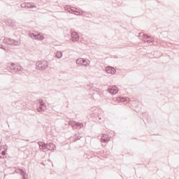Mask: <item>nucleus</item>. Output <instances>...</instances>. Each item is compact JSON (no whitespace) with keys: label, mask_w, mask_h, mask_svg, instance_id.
<instances>
[{"label":"nucleus","mask_w":179,"mask_h":179,"mask_svg":"<svg viewBox=\"0 0 179 179\" xmlns=\"http://www.w3.org/2000/svg\"><path fill=\"white\" fill-rule=\"evenodd\" d=\"M76 64L78 65V66H84L85 68L89 66L90 65V60L79 58L76 60Z\"/></svg>","instance_id":"f257e3e1"},{"label":"nucleus","mask_w":179,"mask_h":179,"mask_svg":"<svg viewBox=\"0 0 179 179\" xmlns=\"http://www.w3.org/2000/svg\"><path fill=\"white\" fill-rule=\"evenodd\" d=\"M36 66L38 71H44L48 68V63L45 61H38L36 62Z\"/></svg>","instance_id":"f03ea898"},{"label":"nucleus","mask_w":179,"mask_h":179,"mask_svg":"<svg viewBox=\"0 0 179 179\" xmlns=\"http://www.w3.org/2000/svg\"><path fill=\"white\" fill-rule=\"evenodd\" d=\"M139 37L140 38H142L143 41H145V43H148L150 45H152L154 40L153 38H150L148 35L141 32L139 34Z\"/></svg>","instance_id":"7ed1b4c3"},{"label":"nucleus","mask_w":179,"mask_h":179,"mask_svg":"<svg viewBox=\"0 0 179 179\" xmlns=\"http://www.w3.org/2000/svg\"><path fill=\"white\" fill-rule=\"evenodd\" d=\"M69 125H70V127H72L73 129H80L81 128H83V123L75 122L73 120L69 122Z\"/></svg>","instance_id":"20e7f679"},{"label":"nucleus","mask_w":179,"mask_h":179,"mask_svg":"<svg viewBox=\"0 0 179 179\" xmlns=\"http://www.w3.org/2000/svg\"><path fill=\"white\" fill-rule=\"evenodd\" d=\"M3 43H4L5 44H8L9 45H13L14 47L17 45H20V41H15L10 38L3 39Z\"/></svg>","instance_id":"39448f33"},{"label":"nucleus","mask_w":179,"mask_h":179,"mask_svg":"<svg viewBox=\"0 0 179 179\" xmlns=\"http://www.w3.org/2000/svg\"><path fill=\"white\" fill-rule=\"evenodd\" d=\"M113 101H117V103H124V101H129V98H124L122 96H119L113 99Z\"/></svg>","instance_id":"423d86ee"},{"label":"nucleus","mask_w":179,"mask_h":179,"mask_svg":"<svg viewBox=\"0 0 179 179\" xmlns=\"http://www.w3.org/2000/svg\"><path fill=\"white\" fill-rule=\"evenodd\" d=\"M108 92H109L110 94H117V93H118V87L115 85L110 86L108 87Z\"/></svg>","instance_id":"0eeeda50"},{"label":"nucleus","mask_w":179,"mask_h":179,"mask_svg":"<svg viewBox=\"0 0 179 179\" xmlns=\"http://www.w3.org/2000/svg\"><path fill=\"white\" fill-rule=\"evenodd\" d=\"M79 35L78 34V32L76 31H73L71 33V41L75 43L76 41H79Z\"/></svg>","instance_id":"6e6552de"},{"label":"nucleus","mask_w":179,"mask_h":179,"mask_svg":"<svg viewBox=\"0 0 179 179\" xmlns=\"http://www.w3.org/2000/svg\"><path fill=\"white\" fill-rule=\"evenodd\" d=\"M10 69H13L14 71H23V67L19 64H15L13 63H11V67Z\"/></svg>","instance_id":"1a4fd4ad"},{"label":"nucleus","mask_w":179,"mask_h":179,"mask_svg":"<svg viewBox=\"0 0 179 179\" xmlns=\"http://www.w3.org/2000/svg\"><path fill=\"white\" fill-rule=\"evenodd\" d=\"M105 71L107 73H110V75H115V72H117L115 69H114V67L112 66L106 67Z\"/></svg>","instance_id":"9d476101"},{"label":"nucleus","mask_w":179,"mask_h":179,"mask_svg":"<svg viewBox=\"0 0 179 179\" xmlns=\"http://www.w3.org/2000/svg\"><path fill=\"white\" fill-rule=\"evenodd\" d=\"M101 142H104V143H106V142H108L110 141V136L108 134H103L101 137Z\"/></svg>","instance_id":"9b49d317"},{"label":"nucleus","mask_w":179,"mask_h":179,"mask_svg":"<svg viewBox=\"0 0 179 179\" xmlns=\"http://www.w3.org/2000/svg\"><path fill=\"white\" fill-rule=\"evenodd\" d=\"M20 174L22 176L23 179H27V173H26V171L19 169Z\"/></svg>","instance_id":"f8f14e48"},{"label":"nucleus","mask_w":179,"mask_h":179,"mask_svg":"<svg viewBox=\"0 0 179 179\" xmlns=\"http://www.w3.org/2000/svg\"><path fill=\"white\" fill-rule=\"evenodd\" d=\"M46 149H48V150H55V145H54V143H47Z\"/></svg>","instance_id":"ddd939ff"},{"label":"nucleus","mask_w":179,"mask_h":179,"mask_svg":"<svg viewBox=\"0 0 179 179\" xmlns=\"http://www.w3.org/2000/svg\"><path fill=\"white\" fill-rule=\"evenodd\" d=\"M38 145H39V149L41 150H44L45 149H47V144H45V143L44 142H39L38 143Z\"/></svg>","instance_id":"4468645a"},{"label":"nucleus","mask_w":179,"mask_h":179,"mask_svg":"<svg viewBox=\"0 0 179 179\" xmlns=\"http://www.w3.org/2000/svg\"><path fill=\"white\" fill-rule=\"evenodd\" d=\"M45 105H39V107L37 108V111L41 113V111H45Z\"/></svg>","instance_id":"2eb2a0df"},{"label":"nucleus","mask_w":179,"mask_h":179,"mask_svg":"<svg viewBox=\"0 0 179 179\" xmlns=\"http://www.w3.org/2000/svg\"><path fill=\"white\" fill-rule=\"evenodd\" d=\"M37 8L33 3H27V9H34Z\"/></svg>","instance_id":"dca6fc26"},{"label":"nucleus","mask_w":179,"mask_h":179,"mask_svg":"<svg viewBox=\"0 0 179 179\" xmlns=\"http://www.w3.org/2000/svg\"><path fill=\"white\" fill-rule=\"evenodd\" d=\"M6 148V145H4L3 146V150H0V159H3V157H5V151L6 150L7 148Z\"/></svg>","instance_id":"f3484780"},{"label":"nucleus","mask_w":179,"mask_h":179,"mask_svg":"<svg viewBox=\"0 0 179 179\" xmlns=\"http://www.w3.org/2000/svg\"><path fill=\"white\" fill-rule=\"evenodd\" d=\"M64 55V53H62V51H57L56 53H55V57L56 58H58L59 59L60 58H62V56Z\"/></svg>","instance_id":"a211bd4d"},{"label":"nucleus","mask_w":179,"mask_h":179,"mask_svg":"<svg viewBox=\"0 0 179 179\" xmlns=\"http://www.w3.org/2000/svg\"><path fill=\"white\" fill-rule=\"evenodd\" d=\"M36 40H38L39 41H42V40H44V36L37 34H36Z\"/></svg>","instance_id":"6ab92c4d"},{"label":"nucleus","mask_w":179,"mask_h":179,"mask_svg":"<svg viewBox=\"0 0 179 179\" xmlns=\"http://www.w3.org/2000/svg\"><path fill=\"white\" fill-rule=\"evenodd\" d=\"M29 36L33 40H37V34H33V33H29Z\"/></svg>","instance_id":"aec40b11"},{"label":"nucleus","mask_w":179,"mask_h":179,"mask_svg":"<svg viewBox=\"0 0 179 179\" xmlns=\"http://www.w3.org/2000/svg\"><path fill=\"white\" fill-rule=\"evenodd\" d=\"M72 12H73V13H79V11L74 10H73V7H71V8H69V13H72Z\"/></svg>","instance_id":"412c9836"},{"label":"nucleus","mask_w":179,"mask_h":179,"mask_svg":"<svg viewBox=\"0 0 179 179\" xmlns=\"http://www.w3.org/2000/svg\"><path fill=\"white\" fill-rule=\"evenodd\" d=\"M8 25L10 26L11 27H15L16 26V24L13 22H12V20H10L8 22Z\"/></svg>","instance_id":"4be33fe9"},{"label":"nucleus","mask_w":179,"mask_h":179,"mask_svg":"<svg viewBox=\"0 0 179 179\" xmlns=\"http://www.w3.org/2000/svg\"><path fill=\"white\" fill-rule=\"evenodd\" d=\"M39 106H45V103L43 102V99H39Z\"/></svg>","instance_id":"5701e85b"},{"label":"nucleus","mask_w":179,"mask_h":179,"mask_svg":"<svg viewBox=\"0 0 179 179\" xmlns=\"http://www.w3.org/2000/svg\"><path fill=\"white\" fill-rule=\"evenodd\" d=\"M27 3H21V8H27Z\"/></svg>","instance_id":"b1692460"},{"label":"nucleus","mask_w":179,"mask_h":179,"mask_svg":"<svg viewBox=\"0 0 179 179\" xmlns=\"http://www.w3.org/2000/svg\"><path fill=\"white\" fill-rule=\"evenodd\" d=\"M80 138H82V136H77L76 138V141H79V139H80Z\"/></svg>","instance_id":"393cba45"},{"label":"nucleus","mask_w":179,"mask_h":179,"mask_svg":"<svg viewBox=\"0 0 179 179\" xmlns=\"http://www.w3.org/2000/svg\"><path fill=\"white\" fill-rule=\"evenodd\" d=\"M69 9H70V8H69V6L65 7V10H68V11H69Z\"/></svg>","instance_id":"a878e982"},{"label":"nucleus","mask_w":179,"mask_h":179,"mask_svg":"<svg viewBox=\"0 0 179 179\" xmlns=\"http://www.w3.org/2000/svg\"><path fill=\"white\" fill-rule=\"evenodd\" d=\"M75 15H76L77 16H79V15H81L79 12L78 13H74Z\"/></svg>","instance_id":"bb28decb"}]
</instances>
